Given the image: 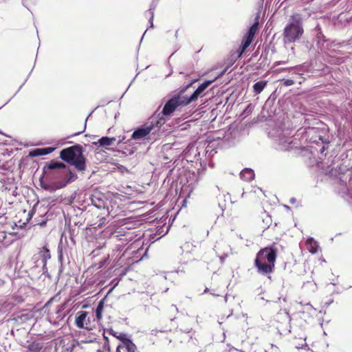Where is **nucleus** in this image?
<instances>
[{
	"instance_id": "nucleus-1",
	"label": "nucleus",
	"mask_w": 352,
	"mask_h": 352,
	"mask_svg": "<svg viewBox=\"0 0 352 352\" xmlns=\"http://www.w3.org/2000/svg\"><path fill=\"white\" fill-rule=\"evenodd\" d=\"M277 252V248L274 245L262 248L258 251L254 265L259 274L267 275L274 271Z\"/></svg>"
},
{
	"instance_id": "nucleus-2",
	"label": "nucleus",
	"mask_w": 352,
	"mask_h": 352,
	"mask_svg": "<svg viewBox=\"0 0 352 352\" xmlns=\"http://www.w3.org/2000/svg\"><path fill=\"white\" fill-rule=\"evenodd\" d=\"M83 153V147L80 144H76L63 148L60 152V158L74 166L78 171H84L87 168V159Z\"/></svg>"
},
{
	"instance_id": "nucleus-3",
	"label": "nucleus",
	"mask_w": 352,
	"mask_h": 352,
	"mask_svg": "<svg viewBox=\"0 0 352 352\" xmlns=\"http://www.w3.org/2000/svg\"><path fill=\"white\" fill-rule=\"evenodd\" d=\"M67 166L64 163L58 161L51 160L45 164L43 171L46 175H54V177L56 179H62L63 180L58 183V188H60L66 186L69 183L75 181L77 179V175L71 171L69 168H67V171L60 170L57 173H51V171L56 169L65 170Z\"/></svg>"
},
{
	"instance_id": "nucleus-4",
	"label": "nucleus",
	"mask_w": 352,
	"mask_h": 352,
	"mask_svg": "<svg viewBox=\"0 0 352 352\" xmlns=\"http://www.w3.org/2000/svg\"><path fill=\"white\" fill-rule=\"evenodd\" d=\"M190 86V85H188L181 89L166 102L162 111V116H170L178 107L189 104L185 91Z\"/></svg>"
},
{
	"instance_id": "nucleus-5",
	"label": "nucleus",
	"mask_w": 352,
	"mask_h": 352,
	"mask_svg": "<svg viewBox=\"0 0 352 352\" xmlns=\"http://www.w3.org/2000/svg\"><path fill=\"white\" fill-rule=\"evenodd\" d=\"M292 18L294 22L287 24L283 31L284 38L289 43L295 42L299 39L304 32L301 19L294 16H292Z\"/></svg>"
},
{
	"instance_id": "nucleus-6",
	"label": "nucleus",
	"mask_w": 352,
	"mask_h": 352,
	"mask_svg": "<svg viewBox=\"0 0 352 352\" xmlns=\"http://www.w3.org/2000/svg\"><path fill=\"white\" fill-rule=\"evenodd\" d=\"M258 17H256L254 23L250 28L248 32L244 35L241 44L239 49L235 52L234 54H232V56L234 58V60L236 61L239 59L243 54L245 52L246 49L252 43L254 38L255 36L256 33L258 30Z\"/></svg>"
},
{
	"instance_id": "nucleus-7",
	"label": "nucleus",
	"mask_w": 352,
	"mask_h": 352,
	"mask_svg": "<svg viewBox=\"0 0 352 352\" xmlns=\"http://www.w3.org/2000/svg\"><path fill=\"white\" fill-rule=\"evenodd\" d=\"M258 17H256L254 23L250 28L248 32L244 35L241 44L239 49L235 52L234 54H232V56L234 58V60L236 61L239 59L243 54L245 52L246 49L252 43L254 38L255 36L256 33L258 30Z\"/></svg>"
},
{
	"instance_id": "nucleus-8",
	"label": "nucleus",
	"mask_w": 352,
	"mask_h": 352,
	"mask_svg": "<svg viewBox=\"0 0 352 352\" xmlns=\"http://www.w3.org/2000/svg\"><path fill=\"white\" fill-rule=\"evenodd\" d=\"M155 118L153 116L151 118V122L150 124L146 123L142 127L138 128L132 134L131 138L135 140H142L148 135L155 126H161L165 123V119L163 118H159L154 123Z\"/></svg>"
},
{
	"instance_id": "nucleus-9",
	"label": "nucleus",
	"mask_w": 352,
	"mask_h": 352,
	"mask_svg": "<svg viewBox=\"0 0 352 352\" xmlns=\"http://www.w3.org/2000/svg\"><path fill=\"white\" fill-rule=\"evenodd\" d=\"M94 316H89L88 312L84 311H78L75 318V324L78 328L89 331L94 327Z\"/></svg>"
},
{
	"instance_id": "nucleus-10",
	"label": "nucleus",
	"mask_w": 352,
	"mask_h": 352,
	"mask_svg": "<svg viewBox=\"0 0 352 352\" xmlns=\"http://www.w3.org/2000/svg\"><path fill=\"white\" fill-rule=\"evenodd\" d=\"M215 79L216 78L204 81L197 87L190 96H187V100L189 104L196 101L199 97L204 96V91L215 80Z\"/></svg>"
},
{
	"instance_id": "nucleus-11",
	"label": "nucleus",
	"mask_w": 352,
	"mask_h": 352,
	"mask_svg": "<svg viewBox=\"0 0 352 352\" xmlns=\"http://www.w3.org/2000/svg\"><path fill=\"white\" fill-rule=\"evenodd\" d=\"M55 150L54 147L37 148L30 151L29 156L38 157L50 154Z\"/></svg>"
},
{
	"instance_id": "nucleus-12",
	"label": "nucleus",
	"mask_w": 352,
	"mask_h": 352,
	"mask_svg": "<svg viewBox=\"0 0 352 352\" xmlns=\"http://www.w3.org/2000/svg\"><path fill=\"white\" fill-rule=\"evenodd\" d=\"M255 174L251 168H244L240 173V177L245 182H250L254 179Z\"/></svg>"
},
{
	"instance_id": "nucleus-13",
	"label": "nucleus",
	"mask_w": 352,
	"mask_h": 352,
	"mask_svg": "<svg viewBox=\"0 0 352 352\" xmlns=\"http://www.w3.org/2000/svg\"><path fill=\"white\" fill-rule=\"evenodd\" d=\"M305 245L307 250L311 254H316L318 250V243L313 238H309L305 242Z\"/></svg>"
},
{
	"instance_id": "nucleus-14",
	"label": "nucleus",
	"mask_w": 352,
	"mask_h": 352,
	"mask_svg": "<svg viewBox=\"0 0 352 352\" xmlns=\"http://www.w3.org/2000/svg\"><path fill=\"white\" fill-rule=\"evenodd\" d=\"M267 81H259L253 85V90L256 94H259L267 85Z\"/></svg>"
},
{
	"instance_id": "nucleus-15",
	"label": "nucleus",
	"mask_w": 352,
	"mask_h": 352,
	"mask_svg": "<svg viewBox=\"0 0 352 352\" xmlns=\"http://www.w3.org/2000/svg\"><path fill=\"white\" fill-rule=\"evenodd\" d=\"M115 141V138L102 137L98 140V143L100 146H106L111 145Z\"/></svg>"
},
{
	"instance_id": "nucleus-16",
	"label": "nucleus",
	"mask_w": 352,
	"mask_h": 352,
	"mask_svg": "<svg viewBox=\"0 0 352 352\" xmlns=\"http://www.w3.org/2000/svg\"><path fill=\"white\" fill-rule=\"evenodd\" d=\"M104 299L101 300L96 307V317L98 320H100L102 318V312L104 309Z\"/></svg>"
},
{
	"instance_id": "nucleus-17",
	"label": "nucleus",
	"mask_w": 352,
	"mask_h": 352,
	"mask_svg": "<svg viewBox=\"0 0 352 352\" xmlns=\"http://www.w3.org/2000/svg\"><path fill=\"white\" fill-rule=\"evenodd\" d=\"M39 254L42 257L43 262L44 263H45L51 257L50 250L46 246L43 247L42 249H41Z\"/></svg>"
},
{
	"instance_id": "nucleus-18",
	"label": "nucleus",
	"mask_w": 352,
	"mask_h": 352,
	"mask_svg": "<svg viewBox=\"0 0 352 352\" xmlns=\"http://www.w3.org/2000/svg\"><path fill=\"white\" fill-rule=\"evenodd\" d=\"M42 349V345L36 342H33L28 346V350L30 352H40Z\"/></svg>"
},
{
	"instance_id": "nucleus-19",
	"label": "nucleus",
	"mask_w": 352,
	"mask_h": 352,
	"mask_svg": "<svg viewBox=\"0 0 352 352\" xmlns=\"http://www.w3.org/2000/svg\"><path fill=\"white\" fill-rule=\"evenodd\" d=\"M123 344L127 349L129 352H135V350L136 349V346L129 338H127V339L125 340Z\"/></svg>"
},
{
	"instance_id": "nucleus-20",
	"label": "nucleus",
	"mask_w": 352,
	"mask_h": 352,
	"mask_svg": "<svg viewBox=\"0 0 352 352\" xmlns=\"http://www.w3.org/2000/svg\"><path fill=\"white\" fill-rule=\"evenodd\" d=\"M109 333L120 340L122 343H124L125 340L127 339L126 335L123 333H118L113 330H110Z\"/></svg>"
},
{
	"instance_id": "nucleus-21",
	"label": "nucleus",
	"mask_w": 352,
	"mask_h": 352,
	"mask_svg": "<svg viewBox=\"0 0 352 352\" xmlns=\"http://www.w3.org/2000/svg\"><path fill=\"white\" fill-rule=\"evenodd\" d=\"M294 84V81L292 79H286L283 82V85L286 87L293 85Z\"/></svg>"
},
{
	"instance_id": "nucleus-22",
	"label": "nucleus",
	"mask_w": 352,
	"mask_h": 352,
	"mask_svg": "<svg viewBox=\"0 0 352 352\" xmlns=\"http://www.w3.org/2000/svg\"><path fill=\"white\" fill-rule=\"evenodd\" d=\"M248 196H249L250 199H254V198H256V191L250 192L248 194Z\"/></svg>"
},
{
	"instance_id": "nucleus-23",
	"label": "nucleus",
	"mask_w": 352,
	"mask_h": 352,
	"mask_svg": "<svg viewBox=\"0 0 352 352\" xmlns=\"http://www.w3.org/2000/svg\"><path fill=\"white\" fill-rule=\"evenodd\" d=\"M149 15H150V22H151V27L153 26V13L151 11H149Z\"/></svg>"
},
{
	"instance_id": "nucleus-24",
	"label": "nucleus",
	"mask_w": 352,
	"mask_h": 352,
	"mask_svg": "<svg viewBox=\"0 0 352 352\" xmlns=\"http://www.w3.org/2000/svg\"><path fill=\"white\" fill-rule=\"evenodd\" d=\"M324 150V147L323 146L322 148L321 149V152L322 153Z\"/></svg>"
}]
</instances>
